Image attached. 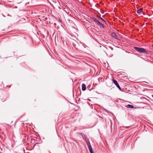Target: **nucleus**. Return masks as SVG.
Returning <instances> with one entry per match:
<instances>
[{
	"label": "nucleus",
	"instance_id": "obj_1",
	"mask_svg": "<svg viewBox=\"0 0 153 153\" xmlns=\"http://www.w3.org/2000/svg\"><path fill=\"white\" fill-rule=\"evenodd\" d=\"M134 48L138 52L140 53H144L146 54L148 53V52L144 48L137 47H134Z\"/></svg>",
	"mask_w": 153,
	"mask_h": 153
},
{
	"label": "nucleus",
	"instance_id": "obj_2",
	"mask_svg": "<svg viewBox=\"0 0 153 153\" xmlns=\"http://www.w3.org/2000/svg\"><path fill=\"white\" fill-rule=\"evenodd\" d=\"M112 81L113 82L114 84L117 86V87L118 88V89L120 90L121 91V88H120V86H119V85L117 81L114 79H112Z\"/></svg>",
	"mask_w": 153,
	"mask_h": 153
},
{
	"label": "nucleus",
	"instance_id": "obj_3",
	"mask_svg": "<svg viewBox=\"0 0 153 153\" xmlns=\"http://www.w3.org/2000/svg\"><path fill=\"white\" fill-rule=\"evenodd\" d=\"M111 36L113 38L115 39H118V37L117 36L116 34L114 33H113L111 34Z\"/></svg>",
	"mask_w": 153,
	"mask_h": 153
},
{
	"label": "nucleus",
	"instance_id": "obj_4",
	"mask_svg": "<svg viewBox=\"0 0 153 153\" xmlns=\"http://www.w3.org/2000/svg\"><path fill=\"white\" fill-rule=\"evenodd\" d=\"M82 91H85L86 89V86L85 84L83 83L82 84Z\"/></svg>",
	"mask_w": 153,
	"mask_h": 153
},
{
	"label": "nucleus",
	"instance_id": "obj_5",
	"mask_svg": "<svg viewBox=\"0 0 153 153\" xmlns=\"http://www.w3.org/2000/svg\"><path fill=\"white\" fill-rule=\"evenodd\" d=\"M126 106L127 108H133L134 107L133 105L129 104L127 105Z\"/></svg>",
	"mask_w": 153,
	"mask_h": 153
},
{
	"label": "nucleus",
	"instance_id": "obj_6",
	"mask_svg": "<svg viewBox=\"0 0 153 153\" xmlns=\"http://www.w3.org/2000/svg\"><path fill=\"white\" fill-rule=\"evenodd\" d=\"M143 10V9L142 8H140L139 9L137 10V12L138 13H140L142 12Z\"/></svg>",
	"mask_w": 153,
	"mask_h": 153
},
{
	"label": "nucleus",
	"instance_id": "obj_7",
	"mask_svg": "<svg viewBox=\"0 0 153 153\" xmlns=\"http://www.w3.org/2000/svg\"><path fill=\"white\" fill-rule=\"evenodd\" d=\"M90 152L91 153H93L92 151V147L91 146H89V147H88Z\"/></svg>",
	"mask_w": 153,
	"mask_h": 153
},
{
	"label": "nucleus",
	"instance_id": "obj_8",
	"mask_svg": "<svg viewBox=\"0 0 153 153\" xmlns=\"http://www.w3.org/2000/svg\"><path fill=\"white\" fill-rule=\"evenodd\" d=\"M86 143L87 144V145L88 146V147H89V146H91L90 143V142L88 140H87L86 141Z\"/></svg>",
	"mask_w": 153,
	"mask_h": 153
},
{
	"label": "nucleus",
	"instance_id": "obj_9",
	"mask_svg": "<svg viewBox=\"0 0 153 153\" xmlns=\"http://www.w3.org/2000/svg\"><path fill=\"white\" fill-rule=\"evenodd\" d=\"M98 24L100 25V26L102 27L103 28H104V26L103 24H102L101 22H99Z\"/></svg>",
	"mask_w": 153,
	"mask_h": 153
},
{
	"label": "nucleus",
	"instance_id": "obj_10",
	"mask_svg": "<svg viewBox=\"0 0 153 153\" xmlns=\"http://www.w3.org/2000/svg\"><path fill=\"white\" fill-rule=\"evenodd\" d=\"M93 20L95 22H97V19L96 18H93Z\"/></svg>",
	"mask_w": 153,
	"mask_h": 153
},
{
	"label": "nucleus",
	"instance_id": "obj_11",
	"mask_svg": "<svg viewBox=\"0 0 153 153\" xmlns=\"http://www.w3.org/2000/svg\"><path fill=\"white\" fill-rule=\"evenodd\" d=\"M100 19L102 20V21H104V22H106V21L104 19H103L102 18H101V17H100Z\"/></svg>",
	"mask_w": 153,
	"mask_h": 153
},
{
	"label": "nucleus",
	"instance_id": "obj_12",
	"mask_svg": "<svg viewBox=\"0 0 153 153\" xmlns=\"http://www.w3.org/2000/svg\"><path fill=\"white\" fill-rule=\"evenodd\" d=\"M100 22L98 20H97V22H97V23H98V24Z\"/></svg>",
	"mask_w": 153,
	"mask_h": 153
},
{
	"label": "nucleus",
	"instance_id": "obj_13",
	"mask_svg": "<svg viewBox=\"0 0 153 153\" xmlns=\"http://www.w3.org/2000/svg\"><path fill=\"white\" fill-rule=\"evenodd\" d=\"M152 97L153 98V95H152Z\"/></svg>",
	"mask_w": 153,
	"mask_h": 153
}]
</instances>
